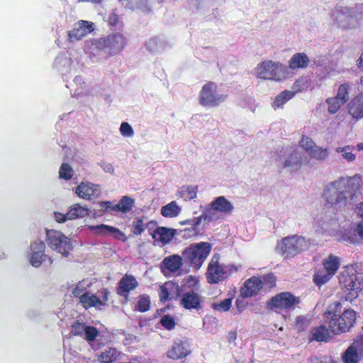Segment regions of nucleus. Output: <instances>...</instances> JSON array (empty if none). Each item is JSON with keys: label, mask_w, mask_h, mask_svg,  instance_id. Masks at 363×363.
Masks as SVG:
<instances>
[{"label": "nucleus", "mask_w": 363, "mask_h": 363, "mask_svg": "<svg viewBox=\"0 0 363 363\" xmlns=\"http://www.w3.org/2000/svg\"><path fill=\"white\" fill-rule=\"evenodd\" d=\"M362 185V177L359 174L339 177L324 186L322 199L328 207L345 206L357 197Z\"/></svg>", "instance_id": "nucleus-1"}, {"label": "nucleus", "mask_w": 363, "mask_h": 363, "mask_svg": "<svg viewBox=\"0 0 363 363\" xmlns=\"http://www.w3.org/2000/svg\"><path fill=\"white\" fill-rule=\"evenodd\" d=\"M363 15V4L347 6L338 5L331 12L333 26L342 30H354L360 27Z\"/></svg>", "instance_id": "nucleus-2"}, {"label": "nucleus", "mask_w": 363, "mask_h": 363, "mask_svg": "<svg viewBox=\"0 0 363 363\" xmlns=\"http://www.w3.org/2000/svg\"><path fill=\"white\" fill-rule=\"evenodd\" d=\"M287 68L282 63L271 60L260 62L252 70V75L258 79L280 82L286 78Z\"/></svg>", "instance_id": "nucleus-3"}, {"label": "nucleus", "mask_w": 363, "mask_h": 363, "mask_svg": "<svg viewBox=\"0 0 363 363\" xmlns=\"http://www.w3.org/2000/svg\"><path fill=\"white\" fill-rule=\"evenodd\" d=\"M357 319L356 312L352 309H346L341 315L329 311L325 313V320L328 323L331 332L339 334L345 333L353 326Z\"/></svg>", "instance_id": "nucleus-4"}, {"label": "nucleus", "mask_w": 363, "mask_h": 363, "mask_svg": "<svg viewBox=\"0 0 363 363\" xmlns=\"http://www.w3.org/2000/svg\"><path fill=\"white\" fill-rule=\"evenodd\" d=\"M339 283L344 290L345 299L350 301L357 298L362 290L361 283L352 267H345L339 275Z\"/></svg>", "instance_id": "nucleus-5"}, {"label": "nucleus", "mask_w": 363, "mask_h": 363, "mask_svg": "<svg viewBox=\"0 0 363 363\" xmlns=\"http://www.w3.org/2000/svg\"><path fill=\"white\" fill-rule=\"evenodd\" d=\"M276 160L279 166L291 171L299 169L307 161L301 153L290 147L282 148L277 153Z\"/></svg>", "instance_id": "nucleus-6"}, {"label": "nucleus", "mask_w": 363, "mask_h": 363, "mask_svg": "<svg viewBox=\"0 0 363 363\" xmlns=\"http://www.w3.org/2000/svg\"><path fill=\"white\" fill-rule=\"evenodd\" d=\"M227 95L218 91V85L214 82L205 84L199 93V104L205 107H216L224 102Z\"/></svg>", "instance_id": "nucleus-7"}, {"label": "nucleus", "mask_w": 363, "mask_h": 363, "mask_svg": "<svg viewBox=\"0 0 363 363\" xmlns=\"http://www.w3.org/2000/svg\"><path fill=\"white\" fill-rule=\"evenodd\" d=\"M46 241L48 247L52 250H70L77 246V240L55 230H46Z\"/></svg>", "instance_id": "nucleus-8"}, {"label": "nucleus", "mask_w": 363, "mask_h": 363, "mask_svg": "<svg viewBox=\"0 0 363 363\" xmlns=\"http://www.w3.org/2000/svg\"><path fill=\"white\" fill-rule=\"evenodd\" d=\"M314 246V240L298 234L283 238L277 243L278 250H302Z\"/></svg>", "instance_id": "nucleus-9"}, {"label": "nucleus", "mask_w": 363, "mask_h": 363, "mask_svg": "<svg viewBox=\"0 0 363 363\" xmlns=\"http://www.w3.org/2000/svg\"><path fill=\"white\" fill-rule=\"evenodd\" d=\"M84 51L88 59L94 63L109 57L106 56L105 42L102 38L85 41Z\"/></svg>", "instance_id": "nucleus-10"}, {"label": "nucleus", "mask_w": 363, "mask_h": 363, "mask_svg": "<svg viewBox=\"0 0 363 363\" xmlns=\"http://www.w3.org/2000/svg\"><path fill=\"white\" fill-rule=\"evenodd\" d=\"M300 147L310 157L318 162H323L329 157V150L316 145L309 137L303 135L299 141Z\"/></svg>", "instance_id": "nucleus-11"}, {"label": "nucleus", "mask_w": 363, "mask_h": 363, "mask_svg": "<svg viewBox=\"0 0 363 363\" xmlns=\"http://www.w3.org/2000/svg\"><path fill=\"white\" fill-rule=\"evenodd\" d=\"M94 30V25L92 22L79 20L67 32V40L72 43L79 41L93 32Z\"/></svg>", "instance_id": "nucleus-12"}, {"label": "nucleus", "mask_w": 363, "mask_h": 363, "mask_svg": "<svg viewBox=\"0 0 363 363\" xmlns=\"http://www.w3.org/2000/svg\"><path fill=\"white\" fill-rule=\"evenodd\" d=\"M109 294L106 289H103L99 291V296L87 292L81 298L79 303L86 309L92 307L100 309L103 306L106 305Z\"/></svg>", "instance_id": "nucleus-13"}, {"label": "nucleus", "mask_w": 363, "mask_h": 363, "mask_svg": "<svg viewBox=\"0 0 363 363\" xmlns=\"http://www.w3.org/2000/svg\"><path fill=\"white\" fill-rule=\"evenodd\" d=\"M344 363H358L363 359V336L356 339L342 355Z\"/></svg>", "instance_id": "nucleus-14"}, {"label": "nucleus", "mask_w": 363, "mask_h": 363, "mask_svg": "<svg viewBox=\"0 0 363 363\" xmlns=\"http://www.w3.org/2000/svg\"><path fill=\"white\" fill-rule=\"evenodd\" d=\"M105 42L106 56H113L120 53L126 45L125 38L120 33L102 38Z\"/></svg>", "instance_id": "nucleus-15"}, {"label": "nucleus", "mask_w": 363, "mask_h": 363, "mask_svg": "<svg viewBox=\"0 0 363 363\" xmlns=\"http://www.w3.org/2000/svg\"><path fill=\"white\" fill-rule=\"evenodd\" d=\"M299 303L298 298L289 292H282L274 296L269 303L272 309H288Z\"/></svg>", "instance_id": "nucleus-16"}, {"label": "nucleus", "mask_w": 363, "mask_h": 363, "mask_svg": "<svg viewBox=\"0 0 363 363\" xmlns=\"http://www.w3.org/2000/svg\"><path fill=\"white\" fill-rule=\"evenodd\" d=\"M220 257L218 254L215 255L209 263L208 272L206 274L207 279L209 283L216 284L225 278V271L223 265L219 264Z\"/></svg>", "instance_id": "nucleus-17"}, {"label": "nucleus", "mask_w": 363, "mask_h": 363, "mask_svg": "<svg viewBox=\"0 0 363 363\" xmlns=\"http://www.w3.org/2000/svg\"><path fill=\"white\" fill-rule=\"evenodd\" d=\"M76 194L81 199L91 200L101 194V186L89 182H82L75 189Z\"/></svg>", "instance_id": "nucleus-18"}, {"label": "nucleus", "mask_w": 363, "mask_h": 363, "mask_svg": "<svg viewBox=\"0 0 363 363\" xmlns=\"http://www.w3.org/2000/svg\"><path fill=\"white\" fill-rule=\"evenodd\" d=\"M178 234L177 230L166 227H156L150 232L154 242L161 243L162 245L170 242L173 238Z\"/></svg>", "instance_id": "nucleus-19"}, {"label": "nucleus", "mask_w": 363, "mask_h": 363, "mask_svg": "<svg viewBox=\"0 0 363 363\" xmlns=\"http://www.w3.org/2000/svg\"><path fill=\"white\" fill-rule=\"evenodd\" d=\"M189 344L186 341L179 340L174 342L167 352V356L172 359H181L190 354Z\"/></svg>", "instance_id": "nucleus-20"}, {"label": "nucleus", "mask_w": 363, "mask_h": 363, "mask_svg": "<svg viewBox=\"0 0 363 363\" xmlns=\"http://www.w3.org/2000/svg\"><path fill=\"white\" fill-rule=\"evenodd\" d=\"M263 283L258 277H252L245 281L244 285L241 287V296L245 298L251 297L257 295L262 289Z\"/></svg>", "instance_id": "nucleus-21"}, {"label": "nucleus", "mask_w": 363, "mask_h": 363, "mask_svg": "<svg viewBox=\"0 0 363 363\" xmlns=\"http://www.w3.org/2000/svg\"><path fill=\"white\" fill-rule=\"evenodd\" d=\"M348 112L354 119L363 118V93L351 100L348 104Z\"/></svg>", "instance_id": "nucleus-22"}, {"label": "nucleus", "mask_w": 363, "mask_h": 363, "mask_svg": "<svg viewBox=\"0 0 363 363\" xmlns=\"http://www.w3.org/2000/svg\"><path fill=\"white\" fill-rule=\"evenodd\" d=\"M310 62L309 57L304 52H297L291 56L289 60V67L291 69L306 68Z\"/></svg>", "instance_id": "nucleus-23"}, {"label": "nucleus", "mask_w": 363, "mask_h": 363, "mask_svg": "<svg viewBox=\"0 0 363 363\" xmlns=\"http://www.w3.org/2000/svg\"><path fill=\"white\" fill-rule=\"evenodd\" d=\"M210 204L213 208L223 214L230 213L233 209L231 202L223 196L216 197Z\"/></svg>", "instance_id": "nucleus-24"}, {"label": "nucleus", "mask_w": 363, "mask_h": 363, "mask_svg": "<svg viewBox=\"0 0 363 363\" xmlns=\"http://www.w3.org/2000/svg\"><path fill=\"white\" fill-rule=\"evenodd\" d=\"M330 337L329 330L323 324L313 328L310 331L308 340L317 342H326Z\"/></svg>", "instance_id": "nucleus-25"}, {"label": "nucleus", "mask_w": 363, "mask_h": 363, "mask_svg": "<svg viewBox=\"0 0 363 363\" xmlns=\"http://www.w3.org/2000/svg\"><path fill=\"white\" fill-rule=\"evenodd\" d=\"M181 304L184 308L189 310H199L201 308V298L194 292L186 293L183 296Z\"/></svg>", "instance_id": "nucleus-26"}, {"label": "nucleus", "mask_w": 363, "mask_h": 363, "mask_svg": "<svg viewBox=\"0 0 363 363\" xmlns=\"http://www.w3.org/2000/svg\"><path fill=\"white\" fill-rule=\"evenodd\" d=\"M138 281L135 278L130 275H125L119 282L118 294L126 296L125 294L138 286Z\"/></svg>", "instance_id": "nucleus-27"}, {"label": "nucleus", "mask_w": 363, "mask_h": 363, "mask_svg": "<svg viewBox=\"0 0 363 363\" xmlns=\"http://www.w3.org/2000/svg\"><path fill=\"white\" fill-rule=\"evenodd\" d=\"M121 356V352L113 347H108L97 355V359L101 363H112L117 361Z\"/></svg>", "instance_id": "nucleus-28"}, {"label": "nucleus", "mask_w": 363, "mask_h": 363, "mask_svg": "<svg viewBox=\"0 0 363 363\" xmlns=\"http://www.w3.org/2000/svg\"><path fill=\"white\" fill-rule=\"evenodd\" d=\"M323 266L325 271L335 275L340 266V258L334 255H330L323 259Z\"/></svg>", "instance_id": "nucleus-29"}, {"label": "nucleus", "mask_w": 363, "mask_h": 363, "mask_svg": "<svg viewBox=\"0 0 363 363\" xmlns=\"http://www.w3.org/2000/svg\"><path fill=\"white\" fill-rule=\"evenodd\" d=\"M294 97V92L289 90H284L279 94L273 100L272 106L274 109L282 107L286 102Z\"/></svg>", "instance_id": "nucleus-30"}, {"label": "nucleus", "mask_w": 363, "mask_h": 363, "mask_svg": "<svg viewBox=\"0 0 363 363\" xmlns=\"http://www.w3.org/2000/svg\"><path fill=\"white\" fill-rule=\"evenodd\" d=\"M89 211L87 208L76 203L70 206L67 211V218L69 220H73L77 218H84L89 214Z\"/></svg>", "instance_id": "nucleus-31"}, {"label": "nucleus", "mask_w": 363, "mask_h": 363, "mask_svg": "<svg viewBox=\"0 0 363 363\" xmlns=\"http://www.w3.org/2000/svg\"><path fill=\"white\" fill-rule=\"evenodd\" d=\"M71 58L66 54L58 55L55 61V67L61 72L65 73L70 69Z\"/></svg>", "instance_id": "nucleus-32"}, {"label": "nucleus", "mask_w": 363, "mask_h": 363, "mask_svg": "<svg viewBox=\"0 0 363 363\" xmlns=\"http://www.w3.org/2000/svg\"><path fill=\"white\" fill-rule=\"evenodd\" d=\"M354 146L345 145L335 147L336 153L340 154L341 157L349 162H352L356 160V155L353 153Z\"/></svg>", "instance_id": "nucleus-33"}, {"label": "nucleus", "mask_w": 363, "mask_h": 363, "mask_svg": "<svg viewBox=\"0 0 363 363\" xmlns=\"http://www.w3.org/2000/svg\"><path fill=\"white\" fill-rule=\"evenodd\" d=\"M181 212V208L176 201H171L161 208V214L165 218L177 217Z\"/></svg>", "instance_id": "nucleus-34"}, {"label": "nucleus", "mask_w": 363, "mask_h": 363, "mask_svg": "<svg viewBox=\"0 0 363 363\" xmlns=\"http://www.w3.org/2000/svg\"><path fill=\"white\" fill-rule=\"evenodd\" d=\"M311 84V79L308 76H302L293 84L291 91L294 92V95L298 92L306 91L310 88Z\"/></svg>", "instance_id": "nucleus-35"}, {"label": "nucleus", "mask_w": 363, "mask_h": 363, "mask_svg": "<svg viewBox=\"0 0 363 363\" xmlns=\"http://www.w3.org/2000/svg\"><path fill=\"white\" fill-rule=\"evenodd\" d=\"M208 251H185V255L196 266H200L208 256Z\"/></svg>", "instance_id": "nucleus-36"}, {"label": "nucleus", "mask_w": 363, "mask_h": 363, "mask_svg": "<svg viewBox=\"0 0 363 363\" xmlns=\"http://www.w3.org/2000/svg\"><path fill=\"white\" fill-rule=\"evenodd\" d=\"M325 105L328 113L330 115H334L340 111L345 104L335 99L334 96H331L325 100Z\"/></svg>", "instance_id": "nucleus-37"}, {"label": "nucleus", "mask_w": 363, "mask_h": 363, "mask_svg": "<svg viewBox=\"0 0 363 363\" xmlns=\"http://www.w3.org/2000/svg\"><path fill=\"white\" fill-rule=\"evenodd\" d=\"M178 286L173 282H166L160 287V297L162 301H166L172 298L171 295L173 291L177 290Z\"/></svg>", "instance_id": "nucleus-38"}, {"label": "nucleus", "mask_w": 363, "mask_h": 363, "mask_svg": "<svg viewBox=\"0 0 363 363\" xmlns=\"http://www.w3.org/2000/svg\"><path fill=\"white\" fill-rule=\"evenodd\" d=\"M197 186H184L179 190V196L185 201H189L196 197Z\"/></svg>", "instance_id": "nucleus-39"}, {"label": "nucleus", "mask_w": 363, "mask_h": 363, "mask_svg": "<svg viewBox=\"0 0 363 363\" xmlns=\"http://www.w3.org/2000/svg\"><path fill=\"white\" fill-rule=\"evenodd\" d=\"M163 263L171 272L177 271L182 265V258L178 255H173L166 257Z\"/></svg>", "instance_id": "nucleus-40"}, {"label": "nucleus", "mask_w": 363, "mask_h": 363, "mask_svg": "<svg viewBox=\"0 0 363 363\" xmlns=\"http://www.w3.org/2000/svg\"><path fill=\"white\" fill-rule=\"evenodd\" d=\"M73 82L76 86L75 89L74 90V94L77 96L84 94L88 91V84L84 80L83 77L81 76H77L74 78Z\"/></svg>", "instance_id": "nucleus-41"}, {"label": "nucleus", "mask_w": 363, "mask_h": 363, "mask_svg": "<svg viewBox=\"0 0 363 363\" xmlns=\"http://www.w3.org/2000/svg\"><path fill=\"white\" fill-rule=\"evenodd\" d=\"M155 225L156 223L153 221L148 222L145 224L143 220L140 219L135 222L133 232L135 235H140L145 231V228H147L150 233L152 230V228L155 227Z\"/></svg>", "instance_id": "nucleus-42"}, {"label": "nucleus", "mask_w": 363, "mask_h": 363, "mask_svg": "<svg viewBox=\"0 0 363 363\" xmlns=\"http://www.w3.org/2000/svg\"><path fill=\"white\" fill-rule=\"evenodd\" d=\"M123 4L125 3V6L130 9H140L143 11L148 10L147 0H119Z\"/></svg>", "instance_id": "nucleus-43"}, {"label": "nucleus", "mask_w": 363, "mask_h": 363, "mask_svg": "<svg viewBox=\"0 0 363 363\" xmlns=\"http://www.w3.org/2000/svg\"><path fill=\"white\" fill-rule=\"evenodd\" d=\"M333 277V275L326 271H318L314 274L313 279L315 285L320 287L329 281Z\"/></svg>", "instance_id": "nucleus-44"}, {"label": "nucleus", "mask_w": 363, "mask_h": 363, "mask_svg": "<svg viewBox=\"0 0 363 363\" xmlns=\"http://www.w3.org/2000/svg\"><path fill=\"white\" fill-rule=\"evenodd\" d=\"M350 87V85L347 83L340 84L337 89V94L334 97L345 104V103L349 100Z\"/></svg>", "instance_id": "nucleus-45"}, {"label": "nucleus", "mask_w": 363, "mask_h": 363, "mask_svg": "<svg viewBox=\"0 0 363 363\" xmlns=\"http://www.w3.org/2000/svg\"><path fill=\"white\" fill-rule=\"evenodd\" d=\"M29 257L30 264L35 267H38L43 262L46 260V255L43 251H33Z\"/></svg>", "instance_id": "nucleus-46"}, {"label": "nucleus", "mask_w": 363, "mask_h": 363, "mask_svg": "<svg viewBox=\"0 0 363 363\" xmlns=\"http://www.w3.org/2000/svg\"><path fill=\"white\" fill-rule=\"evenodd\" d=\"M133 200L128 196H123L117 205L114 206V209L126 213L129 211L133 206Z\"/></svg>", "instance_id": "nucleus-47"}, {"label": "nucleus", "mask_w": 363, "mask_h": 363, "mask_svg": "<svg viewBox=\"0 0 363 363\" xmlns=\"http://www.w3.org/2000/svg\"><path fill=\"white\" fill-rule=\"evenodd\" d=\"M232 305V298H226L220 302L211 303V308L216 311L223 313L228 311Z\"/></svg>", "instance_id": "nucleus-48"}, {"label": "nucleus", "mask_w": 363, "mask_h": 363, "mask_svg": "<svg viewBox=\"0 0 363 363\" xmlns=\"http://www.w3.org/2000/svg\"><path fill=\"white\" fill-rule=\"evenodd\" d=\"M74 171L72 167L67 163H63L59 169V177L65 180H69L73 176Z\"/></svg>", "instance_id": "nucleus-49"}, {"label": "nucleus", "mask_w": 363, "mask_h": 363, "mask_svg": "<svg viewBox=\"0 0 363 363\" xmlns=\"http://www.w3.org/2000/svg\"><path fill=\"white\" fill-rule=\"evenodd\" d=\"M218 212L212 208L211 205L206 206L203 211L204 222L210 223L218 219Z\"/></svg>", "instance_id": "nucleus-50"}, {"label": "nucleus", "mask_w": 363, "mask_h": 363, "mask_svg": "<svg viewBox=\"0 0 363 363\" xmlns=\"http://www.w3.org/2000/svg\"><path fill=\"white\" fill-rule=\"evenodd\" d=\"M98 334L99 332L94 327L86 325L83 335L88 342H91L96 339Z\"/></svg>", "instance_id": "nucleus-51"}, {"label": "nucleus", "mask_w": 363, "mask_h": 363, "mask_svg": "<svg viewBox=\"0 0 363 363\" xmlns=\"http://www.w3.org/2000/svg\"><path fill=\"white\" fill-rule=\"evenodd\" d=\"M90 228L92 229L94 233L98 235L110 236L113 227L106 225H100L91 226Z\"/></svg>", "instance_id": "nucleus-52"}, {"label": "nucleus", "mask_w": 363, "mask_h": 363, "mask_svg": "<svg viewBox=\"0 0 363 363\" xmlns=\"http://www.w3.org/2000/svg\"><path fill=\"white\" fill-rule=\"evenodd\" d=\"M121 134L125 138H131L134 135V130L132 126L127 122H123L120 126Z\"/></svg>", "instance_id": "nucleus-53"}, {"label": "nucleus", "mask_w": 363, "mask_h": 363, "mask_svg": "<svg viewBox=\"0 0 363 363\" xmlns=\"http://www.w3.org/2000/svg\"><path fill=\"white\" fill-rule=\"evenodd\" d=\"M88 291H86V288L85 287L83 282H79L76 286L72 290V294L79 298V301H81V298L86 294Z\"/></svg>", "instance_id": "nucleus-54"}, {"label": "nucleus", "mask_w": 363, "mask_h": 363, "mask_svg": "<svg viewBox=\"0 0 363 363\" xmlns=\"http://www.w3.org/2000/svg\"><path fill=\"white\" fill-rule=\"evenodd\" d=\"M86 325L82 323H75L72 325L71 333L74 335L82 336Z\"/></svg>", "instance_id": "nucleus-55"}, {"label": "nucleus", "mask_w": 363, "mask_h": 363, "mask_svg": "<svg viewBox=\"0 0 363 363\" xmlns=\"http://www.w3.org/2000/svg\"><path fill=\"white\" fill-rule=\"evenodd\" d=\"M150 299L147 296H141L138 303V310L141 312H145L149 310L150 308Z\"/></svg>", "instance_id": "nucleus-56"}, {"label": "nucleus", "mask_w": 363, "mask_h": 363, "mask_svg": "<svg viewBox=\"0 0 363 363\" xmlns=\"http://www.w3.org/2000/svg\"><path fill=\"white\" fill-rule=\"evenodd\" d=\"M160 323L167 330H172L175 326L174 318L169 315L163 316L160 320Z\"/></svg>", "instance_id": "nucleus-57"}, {"label": "nucleus", "mask_w": 363, "mask_h": 363, "mask_svg": "<svg viewBox=\"0 0 363 363\" xmlns=\"http://www.w3.org/2000/svg\"><path fill=\"white\" fill-rule=\"evenodd\" d=\"M212 247L213 245L210 242H201L191 245L186 250H211Z\"/></svg>", "instance_id": "nucleus-58"}, {"label": "nucleus", "mask_w": 363, "mask_h": 363, "mask_svg": "<svg viewBox=\"0 0 363 363\" xmlns=\"http://www.w3.org/2000/svg\"><path fill=\"white\" fill-rule=\"evenodd\" d=\"M161 44H162V41L159 38H154L150 39L147 43L146 45L149 50H150L152 51H156L160 48Z\"/></svg>", "instance_id": "nucleus-59"}, {"label": "nucleus", "mask_w": 363, "mask_h": 363, "mask_svg": "<svg viewBox=\"0 0 363 363\" xmlns=\"http://www.w3.org/2000/svg\"><path fill=\"white\" fill-rule=\"evenodd\" d=\"M199 282L196 277L189 275L183 279V285L186 287H194Z\"/></svg>", "instance_id": "nucleus-60"}, {"label": "nucleus", "mask_w": 363, "mask_h": 363, "mask_svg": "<svg viewBox=\"0 0 363 363\" xmlns=\"http://www.w3.org/2000/svg\"><path fill=\"white\" fill-rule=\"evenodd\" d=\"M99 204L102 213H106L111 210L117 211V209H114V206H113L112 203L110 201H101Z\"/></svg>", "instance_id": "nucleus-61"}, {"label": "nucleus", "mask_w": 363, "mask_h": 363, "mask_svg": "<svg viewBox=\"0 0 363 363\" xmlns=\"http://www.w3.org/2000/svg\"><path fill=\"white\" fill-rule=\"evenodd\" d=\"M110 236L117 239L118 240L125 241V235L121 232L118 228L113 227Z\"/></svg>", "instance_id": "nucleus-62"}, {"label": "nucleus", "mask_w": 363, "mask_h": 363, "mask_svg": "<svg viewBox=\"0 0 363 363\" xmlns=\"http://www.w3.org/2000/svg\"><path fill=\"white\" fill-rule=\"evenodd\" d=\"M45 243L40 240H35L30 245V250H43Z\"/></svg>", "instance_id": "nucleus-63"}, {"label": "nucleus", "mask_w": 363, "mask_h": 363, "mask_svg": "<svg viewBox=\"0 0 363 363\" xmlns=\"http://www.w3.org/2000/svg\"><path fill=\"white\" fill-rule=\"evenodd\" d=\"M100 165L105 172L110 173V174L113 173L114 168L111 164L106 162H102Z\"/></svg>", "instance_id": "nucleus-64"}]
</instances>
